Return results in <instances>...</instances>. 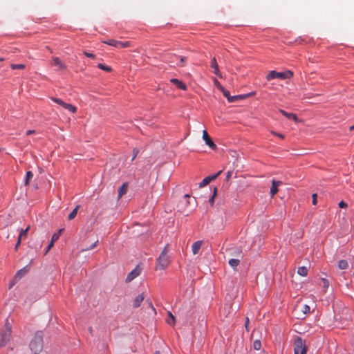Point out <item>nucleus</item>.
I'll return each mask as SVG.
<instances>
[{
  "label": "nucleus",
  "mask_w": 354,
  "mask_h": 354,
  "mask_svg": "<svg viewBox=\"0 0 354 354\" xmlns=\"http://www.w3.org/2000/svg\"><path fill=\"white\" fill-rule=\"evenodd\" d=\"M32 352H41L43 348V333L37 331L29 344Z\"/></svg>",
  "instance_id": "f257e3e1"
},
{
  "label": "nucleus",
  "mask_w": 354,
  "mask_h": 354,
  "mask_svg": "<svg viewBox=\"0 0 354 354\" xmlns=\"http://www.w3.org/2000/svg\"><path fill=\"white\" fill-rule=\"evenodd\" d=\"M168 245H167L161 252L159 257L156 260V269L164 270L169 264V259L167 255Z\"/></svg>",
  "instance_id": "f03ea898"
},
{
  "label": "nucleus",
  "mask_w": 354,
  "mask_h": 354,
  "mask_svg": "<svg viewBox=\"0 0 354 354\" xmlns=\"http://www.w3.org/2000/svg\"><path fill=\"white\" fill-rule=\"evenodd\" d=\"M11 337V326L7 321L4 328L0 330V347H4Z\"/></svg>",
  "instance_id": "7ed1b4c3"
},
{
  "label": "nucleus",
  "mask_w": 354,
  "mask_h": 354,
  "mask_svg": "<svg viewBox=\"0 0 354 354\" xmlns=\"http://www.w3.org/2000/svg\"><path fill=\"white\" fill-rule=\"evenodd\" d=\"M293 73L290 71L284 72H277L276 71H271L267 75L266 80L270 81L273 79L286 80L290 79L292 77Z\"/></svg>",
  "instance_id": "20e7f679"
},
{
  "label": "nucleus",
  "mask_w": 354,
  "mask_h": 354,
  "mask_svg": "<svg viewBox=\"0 0 354 354\" xmlns=\"http://www.w3.org/2000/svg\"><path fill=\"white\" fill-rule=\"evenodd\" d=\"M307 346L300 337H297L294 342V354H306Z\"/></svg>",
  "instance_id": "39448f33"
},
{
  "label": "nucleus",
  "mask_w": 354,
  "mask_h": 354,
  "mask_svg": "<svg viewBox=\"0 0 354 354\" xmlns=\"http://www.w3.org/2000/svg\"><path fill=\"white\" fill-rule=\"evenodd\" d=\"M203 139L204 140L205 144L212 149H216V144L212 141L209 136L208 135L206 130H204L203 132Z\"/></svg>",
  "instance_id": "423d86ee"
},
{
  "label": "nucleus",
  "mask_w": 354,
  "mask_h": 354,
  "mask_svg": "<svg viewBox=\"0 0 354 354\" xmlns=\"http://www.w3.org/2000/svg\"><path fill=\"white\" fill-rule=\"evenodd\" d=\"M221 172H222V171H219L216 174H215L212 176H209L205 177L199 183V187H203L208 185L212 180L216 179L221 174Z\"/></svg>",
  "instance_id": "0eeeda50"
},
{
  "label": "nucleus",
  "mask_w": 354,
  "mask_h": 354,
  "mask_svg": "<svg viewBox=\"0 0 354 354\" xmlns=\"http://www.w3.org/2000/svg\"><path fill=\"white\" fill-rule=\"evenodd\" d=\"M221 92L223 93V95L227 99L229 102H234L238 99L243 98L242 95L231 96L230 92L225 88H224V90H223Z\"/></svg>",
  "instance_id": "6e6552de"
},
{
  "label": "nucleus",
  "mask_w": 354,
  "mask_h": 354,
  "mask_svg": "<svg viewBox=\"0 0 354 354\" xmlns=\"http://www.w3.org/2000/svg\"><path fill=\"white\" fill-rule=\"evenodd\" d=\"M281 185H282L281 181L272 180V186L270 190V193L272 196H274L278 192V187Z\"/></svg>",
  "instance_id": "1a4fd4ad"
},
{
  "label": "nucleus",
  "mask_w": 354,
  "mask_h": 354,
  "mask_svg": "<svg viewBox=\"0 0 354 354\" xmlns=\"http://www.w3.org/2000/svg\"><path fill=\"white\" fill-rule=\"evenodd\" d=\"M170 82H171L173 84H174L178 88L186 91L187 89V87L185 83H183L182 81L176 79V78H171L170 80Z\"/></svg>",
  "instance_id": "9d476101"
},
{
  "label": "nucleus",
  "mask_w": 354,
  "mask_h": 354,
  "mask_svg": "<svg viewBox=\"0 0 354 354\" xmlns=\"http://www.w3.org/2000/svg\"><path fill=\"white\" fill-rule=\"evenodd\" d=\"M210 67L214 68L213 73L219 77H222V75L218 69V66L215 57H213L210 62Z\"/></svg>",
  "instance_id": "9b49d317"
},
{
  "label": "nucleus",
  "mask_w": 354,
  "mask_h": 354,
  "mask_svg": "<svg viewBox=\"0 0 354 354\" xmlns=\"http://www.w3.org/2000/svg\"><path fill=\"white\" fill-rule=\"evenodd\" d=\"M140 274V270L138 268H134L129 272L126 278L127 281H131Z\"/></svg>",
  "instance_id": "f8f14e48"
},
{
  "label": "nucleus",
  "mask_w": 354,
  "mask_h": 354,
  "mask_svg": "<svg viewBox=\"0 0 354 354\" xmlns=\"http://www.w3.org/2000/svg\"><path fill=\"white\" fill-rule=\"evenodd\" d=\"M52 64L58 67L59 70H66V66L62 63L60 59L57 57H53Z\"/></svg>",
  "instance_id": "ddd939ff"
},
{
  "label": "nucleus",
  "mask_w": 354,
  "mask_h": 354,
  "mask_svg": "<svg viewBox=\"0 0 354 354\" xmlns=\"http://www.w3.org/2000/svg\"><path fill=\"white\" fill-rule=\"evenodd\" d=\"M279 112L288 120H294L295 122L298 121L297 116L295 113H288L283 109H279Z\"/></svg>",
  "instance_id": "4468645a"
},
{
  "label": "nucleus",
  "mask_w": 354,
  "mask_h": 354,
  "mask_svg": "<svg viewBox=\"0 0 354 354\" xmlns=\"http://www.w3.org/2000/svg\"><path fill=\"white\" fill-rule=\"evenodd\" d=\"M143 293L139 294L133 301V306L134 308H138L144 300Z\"/></svg>",
  "instance_id": "2eb2a0df"
},
{
  "label": "nucleus",
  "mask_w": 354,
  "mask_h": 354,
  "mask_svg": "<svg viewBox=\"0 0 354 354\" xmlns=\"http://www.w3.org/2000/svg\"><path fill=\"white\" fill-rule=\"evenodd\" d=\"M203 241H197L194 242L192 245V250L194 254H198L199 252L201 247L202 245Z\"/></svg>",
  "instance_id": "dca6fc26"
},
{
  "label": "nucleus",
  "mask_w": 354,
  "mask_h": 354,
  "mask_svg": "<svg viewBox=\"0 0 354 354\" xmlns=\"http://www.w3.org/2000/svg\"><path fill=\"white\" fill-rule=\"evenodd\" d=\"M228 263L232 268H233L234 270H236L237 266L240 263V259H230L228 261Z\"/></svg>",
  "instance_id": "f3484780"
},
{
  "label": "nucleus",
  "mask_w": 354,
  "mask_h": 354,
  "mask_svg": "<svg viewBox=\"0 0 354 354\" xmlns=\"http://www.w3.org/2000/svg\"><path fill=\"white\" fill-rule=\"evenodd\" d=\"M127 191V184L123 183L118 189V198H121Z\"/></svg>",
  "instance_id": "a211bd4d"
},
{
  "label": "nucleus",
  "mask_w": 354,
  "mask_h": 354,
  "mask_svg": "<svg viewBox=\"0 0 354 354\" xmlns=\"http://www.w3.org/2000/svg\"><path fill=\"white\" fill-rule=\"evenodd\" d=\"M297 273L302 277H306L308 274V268L305 266H301L298 268Z\"/></svg>",
  "instance_id": "6ab92c4d"
},
{
  "label": "nucleus",
  "mask_w": 354,
  "mask_h": 354,
  "mask_svg": "<svg viewBox=\"0 0 354 354\" xmlns=\"http://www.w3.org/2000/svg\"><path fill=\"white\" fill-rule=\"evenodd\" d=\"M167 323L170 325V326H174L175 324V317L174 316L171 314V313L169 312L168 313V317L166 320Z\"/></svg>",
  "instance_id": "aec40b11"
},
{
  "label": "nucleus",
  "mask_w": 354,
  "mask_h": 354,
  "mask_svg": "<svg viewBox=\"0 0 354 354\" xmlns=\"http://www.w3.org/2000/svg\"><path fill=\"white\" fill-rule=\"evenodd\" d=\"M80 205H77L73 209V211L68 214V220H72L76 216L78 209H80Z\"/></svg>",
  "instance_id": "412c9836"
},
{
  "label": "nucleus",
  "mask_w": 354,
  "mask_h": 354,
  "mask_svg": "<svg viewBox=\"0 0 354 354\" xmlns=\"http://www.w3.org/2000/svg\"><path fill=\"white\" fill-rule=\"evenodd\" d=\"M348 263L346 260L342 259L338 262V268L340 270H345L348 268Z\"/></svg>",
  "instance_id": "4be33fe9"
},
{
  "label": "nucleus",
  "mask_w": 354,
  "mask_h": 354,
  "mask_svg": "<svg viewBox=\"0 0 354 354\" xmlns=\"http://www.w3.org/2000/svg\"><path fill=\"white\" fill-rule=\"evenodd\" d=\"M103 43L118 48V40L113 39H109L105 41H103Z\"/></svg>",
  "instance_id": "5701e85b"
},
{
  "label": "nucleus",
  "mask_w": 354,
  "mask_h": 354,
  "mask_svg": "<svg viewBox=\"0 0 354 354\" xmlns=\"http://www.w3.org/2000/svg\"><path fill=\"white\" fill-rule=\"evenodd\" d=\"M65 109L68 110L71 113H75L77 111V108L71 104L66 103L64 106Z\"/></svg>",
  "instance_id": "b1692460"
},
{
  "label": "nucleus",
  "mask_w": 354,
  "mask_h": 354,
  "mask_svg": "<svg viewBox=\"0 0 354 354\" xmlns=\"http://www.w3.org/2000/svg\"><path fill=\"white\" fill-rule=\"evenodd\" d=\"M131 46L130 41H118V48H127Z\"/></svg>",
  "instance_id": "393cba45"
},
{
  "label": "nucleus",
  "mask_w": 354,
  "mask_h": 354,
  "mask_svg": "<svg viewBox=\"0 0 354 354\" xmlns=\"http://www.w3.org/2000/svg\"><path fill=\"white\" fill-rule=\"evenodd\" d=\"M32 177H33L32 172L30 171H27L26 174L25 185H28L29 181L32 179Z\"/></svg>",
  "instance_id": "a878e982"
},
{
  "label": "nucleus",
  "mask_w": 354,
  "mask_h": 354,
  "mask_svg": "<svg viewBox=\"0 0 354 354\" xmlns=\"http://www.w3.org/2000/svg\"><path fill=\"white\" fill-rule=\"evenodd\" d=\"M97 68H99L103 71H105L106 72H111L112 70V68L109 66H106L102 64H98Z\"/></svg>",
  "instance_id": "bb28decb"
},
{
  "label": "nucleus",
  "mask_w": 354,
  "mask_h": 354,
  "mask_svg": "<svg viewBox=\"0 0 354 354\" xmlns=\"http://www.w3.org/2000/svg\"><path fill=\"white\" fill-rule=\"evenodd\" d=\"M232 255H234L236 257L243 258V252L242 250L239 248L236 249L232 253Z\"/></svg>",
  "instance_id": "cd10ccee"
},
{
  "label": "nucleus",
  "mask_w": 354,
  "mask_h": 354,
  "mask_svg": "<svg viewBox=\"0 0 354 354\" xmlns=\"http://www.w3.org/2000/svg\"><path fill=\"white\" fill-rule=\"evenodd\" d=\"M26 67V66L24 64H12L10 65V68L13 70H15V69H24Z\"/></svg>",
  "instance_id": "c85d7f7f"
},
{
  "label": "nucleus",
  "mask_w": 354,
  "mask_h": 354,
  "mask_svg": "<svg viewBox=\"0 0 354 354\" xmlns=\"http://www.w3.org/2000/svg\"><path fill=\"white\" fill-rule=\"evenodd\" d=\"M51 100L52 101H53L54 102L57 103V104L62 106H64V104H66V102H64L62 100L59 99V98H57V97H51Z\"/></svg>",
  "instance_id": "c756f323"
},
{
  "label": "nucleus",
  "mask_w": 354,
  "mask_h": 354,
  "mask_svg": "<svg viewBox=\"0 0 354 354\" xmlns=\"http://www.w3.org/2000/svg\"><path fill=\"white\" fill-rule=\"evenodd\" d=\"M321 280L322 283V287L326 291L329 286V281L325 278H322Z\"/></svg>",
  "instance_id": "7c9ffc66"
},
{
  "label": "nucleus",
  "mask_w": 354,
  "mask_h": 354,
  "mask_svg": "<svg viewBox=\"0 0 354 354\" xmlns=\"http://www.w3.org/2000/svg\"><path fill=\"white\" fill-rule=\"evenodd\" d=\"M26 272V270L25 268L19 270L16 273L15 277L16 278H21L22 276H24Z\"/></svg>",
  "instance_id": "2f4dec72"
},
{
  "label": "nucleus",
  "mask_w": 354,
  "mask_h": 354,
  "mask_svg": "<svg viewBox=\"0 0 354 354\" xmlns=\"http://www.w3.org/2000/svg\"><path fill=\"white\" fill-rule=\"evenodd\" d=\"M97 243H98V240L95 241L89 247L82 249V251L84 252V251L91 250L93 249L94 248H95L97 246Z\"/></svg>",
  "instance_id": "473e14b6"
},
{
  "label": "nucleus",
  "mask_w": 354,
  "mask_h": 354,
  "mask_svg": "<svg viewBox=\"0 0 354 354\" xmlns=\"http://www.w3.org/2000/svg\"><path fill=\"white\" fill-rule=\"evenodd\" d=\"M261 344L260 340H255L253 343V347L255 350H259L261 348Z\"/></svg>",
  "instance_id": "72a5a7b5"
},
{
  "label": "nucleus",
  "mask_w": 354,
  "mask_h": 354,
  "mask_svg": "<svg viewBox=\"0 0 354 354\" xmlns=\"http://www.w3.org/2000/svg\"><path fill=\"white\" fill-rule=\"evenodd\" d=\"M30 229V226H28L26 229H21L19 234H21V236H26L27 234V232H28Z\"/></svg>",
  "instance_id": "f704fd0d"
},
{
  "label": "nucleus",
  "mask_w": 354,
  "mask_h": 354,
  "mask_svg": "<svg viewBox=\"0 0 354 354\" xmlns=\"http://www.w3.org/2000/svg\"><path fill=\"white\" fill-rule=\"evenodd\" d=\"M214 84L217 88L219 89L221 91L224 90L225 88L218 82L217 80H214Z\"/></svg>",
  "instance_id": "c9c22d12"
},
{
  "label": "nucleus",
  "mask_w": 354,
  "mask_h": 354,
  "mask_svg": "<svg viewBox=\"0 0 354 354\" xmlns=\"http://www.w3.org/2000/svg\"><path fill=\"white\" fill-rule=\"evenodd\" d=\"M216 188H214V193H213V195L209 199V203L213 205L214 204V197L216 196Z\"/></svg>",
  "instance_id": "e433bc0d"
},
{
  "label": "nucleus",
  "mask_w": 354,
  "mask_h": 354,
  "mask_svg": "<svg viewBox=\"0 0 354 354\" xmlns=\"http://www.w3.org/2000/svg\"><path fill=\"white\" fill-rule=\"evenodd\" d=\"M83 53L87 57L92 58V59H94L95 57V55L93 53H88L86 51H84Z\"/></svg>",
  "instance_id": "4c0bfd02"
},
{
  "label": "nucleus",
  "mask_w": 354,
  "mask_h": 354,
  "mask_svg": "<svg viewBox=\"0 0 354 354\" xmlns=\"http://www.w3.org/2000/svg\"><path fill=\"white\" fill-rule=\"evenodd\" d=\"M138 153H139V151L137 149H133V157L131 158V160H133L136 158V156H138Z\"/></svg>",
  "instance_id": "58836bf2"
},
{
  "label": "nucleus",
  "mask_w": 354,
  "mask_h": 354,
  "mask_svg": "<svg viewBox=\"0 0 354 354\" xmlns=\"http://www.w3.org/2000/svg\"><path fill=\"white\" fill-rule=\"evenodd\" d=\"M59 234L55 233L51 237L52 242L55 243L59 239Z\"/></svg>",
  "instance_id": "ea45409f"
},
{
  "label": "nucleus",
  "mask_w": 354,
  "mask_h": 354,
  "mask_svg": "<svg viewBox=\"0 0 354 354\" xmlns=\"http://www.w3.org/2000/svg\"><path fill=\"white\" fill-rule=\"evenodd\" d=\"M187 58L185 57H181L180 59V63L177 64L178 66H183V63L186 61Z\"/></svg>",
  "instance_id": "a19ab883"
},
{
  "label": "nucleus",
  "mask_w": 354,
  "mask_h": 354,
  "mask_svg": "<svg viewBox=\"0 0 354 354\" xmlns=\"http://www.w3.org/2000/svg\"><path fill=\"white\" fill-rule=\"evenodd\" d=\"M54 245V243L52 242V241H50V243L48 244V245L47 246V248L45 251V253L44 254H46L48 253V252L50 250V249Z\"/></svg>",
  "instance_id": "79ce46f5"
},
{
  "label": "nucleus",
  "mask_w": 354,
  "mask_h": 354,
  "mask_svg": "<svg viewBox=\"0 0 354 354\" xmlns=\"http://www.w3.org/2000/svg\"><path fill=\"white\" fill-rule=\"evenodd\" d=\"M317 194H313V196H312V198H313V204L314 205H315L317 204Z\"/></svg>",
  "instance_id": "37998d69"
},
{
  "label": "nucleus",
  "mask_w": 354,
  "mask_h": 354,
  "mask_svg": "<svg viewBox=\"0 0 354 354\" xmlns=\"http://www.w3.org/2000/svg\"><path fill=\"white\" fill-rule=\"evenodd\" d=\"M339 207L340 208H345L347 207V204L344 201H342L339 203Z\"/></svg>",
  "instance_id": "c03bdc74"
},
{
  "label": "nucleus",
  "mask_w": 354,
  "mask_h": 354,
  "mask_svg": "<svg viewBox=\"0 0 354 354\" xmlns=\"http://www.w3.org/2000/svg\"><path fill=\"white\" fill-rule=\"evenodd\" d=\"M310 312V307L308 305L304 306V313H307Z\"/></svg>",
  "instance_id": "a18cd8bd"
},
{
  "label": "nucleus",
  "mask_w": 354,
  "mask_h": 354,
  "mask_svg": "<svg viewBox=\"0 0 354 354\" xmlns=\"http://www.w3.org/2000/svg\"><path fill=\"white\" fill-rule=\"evenodd\" d=\"M272 133L274 135H275L276 136H278L280 138H282V139L284 138V136L283 134H281V133H277V132H272Z\"/></svg>",
  "instance_id": "49530a36"
},
{
  "label": "nucleus",
  "mask_w": 354,
  "mask_h": 354,
  "mask_svg": "<svg viewBox=\"0 0 354 354\" xmlns=\"http://www.w3.org/2000/svg\"><path fill=\"white\" fill-rule=\"evenodd\" d=\"M248 324H249V319H248V317H246L245 323V326L246 330L248 331L249 330L248 328Z\"/></svg>",
  "instance_id": "de8ad7c7"
},
{
  "label": "nucleus",
  "mask_w": 354,
  "mask_h": 354,
  "mask_svg": "<svg viewBox=\"0 0 354 354\" xmlns=\"http://www.w3.org/2000/svg\"><path fill=\"white\" fill-rule=\"evenodd\" d=\"M21 243L19 241H17L15 246V250L17 251L19 246L20 245Z\"/></svg>",
  "instance_id": "09e8293b"
},
{
  "label": "nucleus",
  "mask_w": 354,
  "mask_h": 354,
  "mask_svg": "<svg viewBox=\"0 0 354 354\" xmlns=\"http://www.w3.org/2000/svg\"><path fill=\"white\" fill-rule=\"evenodd\" d=\"M35 132V130H28L26 131V136L31 135V134L34 133Z\"/></svg>",
  "instance_id": "8fccbe9b"
},
{
  "label": "nucleus",
  "mask_w": 354,
  "mask_h": 354,
  "mask_svg": "<svg viewBox=\"0 0 354 354\" xmlns=\"http://www.w3.org/2000/svg\"><path fill=\"white\" fill-rule=\"evenodd\" d=\"M231 178V172L228 171L226 176V178L228 180Z\"/></svg>",
  "instance_id": "3c124183"
},
{
  "label": "nucleus",
  "mask_w": 354,
  "mask_h": 354,
  "mask_svg": "<svg viewBox=\"0 0 354 354\" xmlns=\"http://www.w3.org/2000/svg\"><path fill=\"white\" fill-rule=\"evenodd\" d=\"M22 238H23V236H21V234H19V236H18V239H17V241H19L21 243Z\"/></svg>",
  "instance_id": "603ef678"
},
{
  "label": "nucleus",
  "mask_w": 354,
  "mask_h": 354,
  "mask_svg": "<svg viewBox=\"0 0 354 354\" xmlns=\"http://www.w3.org/2000/svg\"><path fill=\"white\" fill-rule=\"evenodd\" d=\"M64 229H60L57 234H59V236H60L61 233L63 232Z\"/></svg>",
  "instance_id": "864d4df0"
},
{
  "label": "nucleus",
  "mask_w": 354,
  "mask_h": 354,
  "mask_svg": "<svg viewBox=\"0 0 354 354\" xmlns=\"http://www.w3.org/2000/svg\"><path fill=\"white\" fill-rule=\"evenodd\" d=\"M349 129H350L351 131H354V124H353V125H352V126H351V127H350V128H349Z\"/></svg>",
  "instance_id": "5fc2aeb1"
},
{
  "label": "nucleus",
  "mask_w": 354,
  "mask_h": 354,
  "mask_svg": "<svg viewBox=\"0 0 354 354\" xmlns=\"http://www.w3.org/2000/svg\"><path fill=\"white\" fill-rule=\"evenodd\" d=\"M184 197H185V198H189V194H185Z\"/></svg>",
  "instance_id": "6e6d98bb"
},
{
  "label": "nucleus",
  "mask_w": 354,
  "mask_h": 354,
  "mask_svg": "<svg viewBox=\"0 0 354 354\" xmlns=\"http://www.w3.org/2000/svg\"><path fill=\"white\" fill-rule=\"evenodd\" d=\"M3 60H5V58H4V57H0V62H2V61H3Z\"/></svg>",
  "instance_id": "4d7b16f0"
},
{
  "label": "nucleus",
  "mask_w": 354,
  "mask_h": 354,
  "mask_svg": "<svg viewBox=\"0 0 354 354\" xmlns=\"http://www.w3.org/2000/svg\"><path fill=\"white\" fill-rule=\"evenodd\" d=\"M39 352H33V354H39Z\"/></svg>",
  "instance_id": "13d9d810"
},
{
  "label": "nucleus",
  "mask_w": 354,
  "mask_h": 354,
  "mask_svg": "<svg viewBox=\"0 0 354 354\" xmlns=\"http://www.w3.org/2000/svg\"><path fill=\"white\" fill-rule=\"evenodd\" d=\"M154 354H160L159 351H156Z\"/></svg>",
  "instance_id": "bf43d9fd"
}]
</instances>
